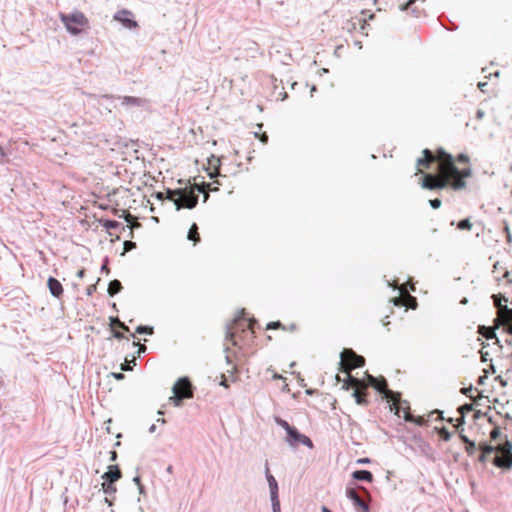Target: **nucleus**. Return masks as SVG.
<instances>
[{"mask_svg": "<svg viewBox=\"0 0 512 512\" xmlns=\"http://www.w3.org/2000/svg\"><path fill=\"white\" fill-rule=\"evenodd\" d=\"M508 276H509V272H506V273L504 274V277H505V278H508Z\"/></svg>", "mask_w": 512, "mask_h": 512, "instance_id": "nucleus-64", "label": "nucleus"}, {"mask_svg": "<svg viewBox=\"0 0 512 512\" xmlns=\"http://www.w3.org/2000/svg\"><path fill=\"white\" fill-rule=\"evenodd\" d=\"M220 164H221V161H220V158L216 157V156H211L209 159H208V167H207V171H208V174L211 178H214L216 176H219L220 175Z\"/></svg>", "mask_w": 512, "mask_h": 512, "instance_id": "nucleus-18", "label": "nucleus"}, {"mask_svg": "<svg viewBox=\"0 0 512 512\" xmlns=\"http://www.w3.org/2000/svg\"><path fill=\"white\" fill-rule=\"evenodd\" d=\"M110 454H111V457H110L111 461H115L117 459V452L111 451Z\"/></svg>", "mask_w": 512, "mask_h": 512, "instance_id": "nucleus-52", "label": "nucleus"}, {"mask_svg": "<svg viewBox=\"0 0 512 512\" xmlns=\"http://www.w3.org/2000/svg\"><path fill=\"white\" fill-rule=\"evenodd\" d=\"M84 276H85V269H83V268H82V269H80V270L77 272V277H78V278H80V279H82V278H84Z\"/></svg>", "mask_w": 512, "mask_h": 512, "instance_id": "nucleus-49", "label": "nucleus"}, {"mask_svg": "<svg viewBox=\"0 0 512 512\" xmlns=\"http://www.w3.org/2000/svg\"><path fill=\"white\" fill-rule=\"evenodd\" d=\"M221 385H223L224 387H228L226 379H224V380L221 382Z\"/></svg>", "mask_w": 512, "mask_h": 512, "instance_id": "nucleus-61", "label": "nucleus"}, {"mask_svg": "<svg viewBox=\"0 0 512 512\" xmlns=\"http://www.w3.org/2000/svg\"><path fill=\"white\" fill-rule=\"evenodd\" d=\"M476 116L478 119H482L484 117V112L482 110H478Z\"/></svg>", "mask_w": 512, "mask_h": 512, "instance_id": "nucleus-53", "label": "nucleus"}, {"mask_svg": "<svg viewBox=\"0 0 512 512\" xmlns=\"http://www.w3.org/2000/svg\"><path fill=\"white\" fill-rule=\"evenodd\" d=\"M487 86V83L486 82H479L478 83V88L482 91V92H485V87Z\"/></svg>", "mask_w": 512, "mask_h": 512, "instance_id": "nucleus-47", "label": "nucleus"}, {"mask_svg": "<svg viewBox=\"0 0 512 512\" xmlns=\"http://www.w3.org/2000/svg\"><path fill=\"white\" fill-rule=\"evenodd\" d=\"M118 225H119V223L115 220H105L103 223V226L106 229H115L118 227Z\"/></svg>", "mask_w": 512, "mask_h": 512, "instance_id": "nucleus-32", "label": "nucleus"}, {"mask_svg": "<svg viewBox=\"0 0 512 512\" xmlns=\"http://www.w3.org/2000/svg\"><path fill=\"white\" fill-rule=\"evenodd\" d=\"M273 378H274V379H283V377H282L281 375L277 374V373H275V374L273 375Z\"/></svg>", "mask_w": 512, "mask_h": 512, "instance_id": "nucleus-57", "label": "nucleus"}, {"mask_svg": "<svg viewBox=\"0 0 512 512\" xmlns=\"http://www.w3.org/2000/svg\"><path fill=\"white\" fill-rule=\"evenodd\" d=\"M437 165V174H424L422 187L430 190L450 189L461 191L467 187V179L472 176L470 158L461 153L456 157L443 148L436 150L424 149L418 157V173L430 170Z\"/></svg>", "mask_w": 512, "mask_h": 512, "instance_id": "nucleus-1", "label": "nucleus"}, {"mask_svg": "<svg viewBox=\"0 0 512 512\" xmlns=\"http://www.w3.org/2000/svg\"><path fill=\"white\" fill-rule=\"evenodd\" d=\"M341 352L348 353V352H354V350L351 348H343V350Z\"/></svg>", "mask_w": 512, "mask_h": 512, "instance_id": "nucleus-56", "label": "nucleus"}, {"mask_svg": "<svg viewBox=\"0 0 512 512\" xmlns=\"http://www.w3.org/2000/svg\"><path fill=\"white\" fill-rule=\"evenodd\" d=\"M396 306H405L406 308H416V298L409 294L405 285L399 287V296L392 299Z\"/></svg>", "mask_w": 512, "mask_h": 512, "instance_id": "nucleus-12", "label": "nucleus"}, {"mask_svg": "<svg viewBox=\"0 0 512 512\" xmlns=\"http://www.w3.org/2000/svg\"><path fill=\"white\" fill-rule=\"evenodd\" d=\"M134 345H137L138 346V351L139 353H142V352H145L146 351V346L144 344H140L139 342H133Z\"/></svg>", "mask_w": 512, "mask_h": 512, "instance_id": "nucleus-40", "label": "nucleus"}, {"mask_svg": "<svg viewBox=\"0 0 512 512\" xmlns=\"http://www.w3.org/2000/svg\"><path fill=\"white\" fill-rule=\"evenodd\" d=\"M95 290H96V285L88 286V288H87V295H89V296L92 295Z\"/></svg>", "mask_w": 512, "mask_h": 512, "instance_id": "nucleus-45", "label": "nucleus"}, {"mask_svg": "<svg viewBox=\"0 0 512 512\" xmlns=\"http://www.w3.org/2000/svg\"><path fill=\"white\" fill-rule=\"evenodd\" d=\"M434 414H437L436 419L441 418V412H439L438 410L432 411V412L428 415V417L433 416Z\"/></svg>", "mask_w": 512, "mask_h": 512, "instance_id": "nucleus-51", "label": "nucleus"}, {"mask_svg": "<svg viewBox=\"0 0 512 512\" xmlns=\"http://www.w3.org/2000/svg\"><path fill=\"white\" fill-rule=\"evenodd\" d=\"M131 17L132 13L130 11L120 10L115 14L114 19L121 22L125 27L129 29L136 28L138 24Z\"/></svg>", "mask_w": 512, "mask_h": 512, "instance_id": "nucleus-14", "label": "nucleus"}, {"mask_svg": "<svg viewBox=\"0 0 512 512\" xmlns=\"http://www.w3.org/2000/svg\"><path fill=\"white\" fill-rule=\"evenodd\" d=\"M430 204L434 209H437L441 206V200L440 199H433L430 200Z\"/></svg>", "mask_w": 512, "mask_h": 512, "instance_id": "nucleus-37", "label": "nucleus"}, {"mask_svg": "<svg viewBox=\"0 0 512 512\" xmlns=\"http://www.w3.org/2000/svg\"><path fill=\"white\" fill-rule=\"evenodd\" d=\"M415 2V0H408L407 2H405L404 4H400L399 7L401 10H406L409 6H411L413 3Z\"/></svg>", "mask_w": 512, "mask_h": 512, "instance_id": "nucleus-39", "label": "nucleus"}, {"mask_svg": "<svg viewBox=\"0 0 512 512\" xmlns=\"http://www.w3.org/2000/svg\"><path fill=\"white\" fill-rule=\"evenodd\" d=\"M122 216L127 222L131 223V228L140 227V223L136 221L134 222L135 217L131 215L128 211L124 210Z\"/></svg>", "mask_w": 512, "mask_h": 512, "instance_id": "nucleus-25", "label": "nucleus"}, {"mask_svg": "<svg viewBox=\"0 0 512 512\" xmlns=\"http://www.w3.org/2000/svg\"><path fill=\"white\" fill-rule=\"evenodd\" d=\"M258 138L263 144H266L268 142V135L266 134V132H262Z\"/></svg>", "mask_w": 512, "mask_h": 512, "instance_id": "nucleus-41", "label": "nucleus"}, {"mask_svg": "<svg viewBox=\"0 0 512 512\" xmlns=\"http://www.w3.org/2000/svg\"><path fill=\"white\" fill-rule=\"evenodd\" d=\"M357 462L358 463H369L370 460L368 458H363V459H359Z\"/></svg>", "mask_w": 512, "mask_h": 512, "instance_id": "nucleus-54", "label": "nucleus"}, {"mask_svg": "<svg viewBox=\"0 0 512 512\" xmlns=\"http://www.w3.org/2000/svg\"><path fill=\"white\" fill-rule=\"evenodd\" d=\"M348 498L353 501V504L360 509L362 512H368L369 506L364 502L363 499L360 498L357 491L353 488L347 489L346 492Z\"/></svg>", "mask_w": 512, "mask_h": 512, "instance_id": "nucleus-15", "label": "nucleus"}, {"mask_svg": "<svg viewBox=\"0 0 512 512\" xmlns=\"http://www.w3.org/2000/svg\"><path fill=\"white\" fill-rule=\"evenodd\" d=\"M367 386L374 387L389 404L390 411H394L395 415L406 421H414L410 412V407L406 401L400 399V394L388 389L387 381L384 377L367 376Z\"/></svg>", "mask_w": 512, "mask_h": 512, "instance_id": "nucleus-3", "label": "nucleus"}, {"mask_svg": "<svg viewBox=\"0 0 512 512\" xmlns=\"http://www.w3.org/2000/svg\"><path fill=\"white\" fill-rule=\"evenodd\" d=\"M493 465L502 469L512 468V442L505 440L497 445V454L493 458Z\"/></svg>", "mask_w": 512, "mask_h": 512, "instance_id": "nucleus-8", "label": "nucleus"}, {"mask_svg": "<svg viewBox=\"0 0 512 512\" xmlns=\"http://www.w3.org/2000/svg\"><path fill=\"white\" fill-rule=\"evenodd\" d=\"M122 477L121 470L118 465H110L108 471L102 476L104 482L102 483V490L105 494L112 495L116 493L117 488L115 482Z\"/></svg>", "mask_w": 512, "mask_h": 512, "instance_id": "nucleus-9", "label": "nucleus"}, {"mask_svg": "<svg viewBox=\"0 0 512 512\" xmlns=\"http://www.w3.org/2000/svg\"><path fill=\"white\" fill-rule=\"evenodd\" d=\"M256 324L257 321L254 318L246 317L245 309H241L227 328L225 339L226 351L248 348L255 337Z\"/></svg>", "mask_w": 512, "mask_h": 512, "instance_id": "nucleus-2", "label": "nucleus"}, {"mask_svg": "<svg viewBox=\"0 0 512 512\" xmlns=\"http://www.w3.org/2000/svg\"><path fill=\"white\" fill-rule=\"evenodd\" d=\"M487 456H488L487 454H484L481 452V454L478 457V461L481 463H485L487 461Z\"/></svg>", "mask_w": 512, "mask_h": 512, "instance_id": "nucleus-44", "label": "nucleus"}, {"mask_svg": "<svg viewBox=\"0 0 512 512\" xmlns=\"http://www.w3.org/2000/svg\"><path fill=\"white\" fill-rule=\"evenodd\" d=\"M500 436V430L498 427H495L491 432H490V438L491 440H496L498 437Z\"/></svg>", "mask_w": 512, "mask_h": 512, "instance_id": "nucleus-35", "label": "nucleus"}, {"mask_svg": "<svg viewBox=\"0 0 512 512\" xmlns=\"http://www.w3.org/2000/svg\"><path fill=\"white\" fill-rule=\"evenodd\" d=\"M472 391V386L468 387V388H462L461 389V393L464 394V395H467L469 396V393Z\"/></svg>", "mask_w": 512, "mask_h": 512, "instance_id": "nucleus-46", "label": "nucleus"}, {"mask_svg": "<svg viewBox=\"0 0 512 512\" xmlns=\"http://www.w3.org/2000/svg\"><path fill=\"white\" fill-rule=\"evenodd\" d=\"M47 286H48L50 293L54 297H56V298L62 297L64 290H63V286L59 280H57L54 277H49L48 281H47Z\"/></svg>", "mask_w": 512, "mask_h": 512, "instance_id": "nucleus-16", "label": "nucleus"}, {"mask_svg": "<svg viewBox=\"0 0 512 512\" xmlns=\"http://www.w3.org/2000/svg\"><path fill=\"white\" fill-rule=\"evenodd\" d=\"M112 376L117 380H122L124 378L122 373H112Z\"/></svg>", "mask_w": 512, "mask_h": 512, "instance_id": "nucleus-48", "label": "nucleus"}, {"mask_svg": "<svg viewBox=\"0 0 512 512\" xmlns=\"http://www.w3.org/2000/svg\"><path fill=\"white\" fill-rule=\"evenodd\" d=\"M6 161V153L3 148L0 147V163H4Z\"/></svg>", "mask_w": 512, "mask_h": 512, "instance_id": "nucleus-43", "label": "nucleus"}, {"mask_svg": "<svg viewBox=\"0 0 512 512\" xmlns=\"http://www.w3.org/2000/svg\"><path fill=\"white\" fill-rule=\"evenodd\" d=\"M210 184H203L199 186L195 184L194 186L181 188V195L175 201L176 208L179 210L181 208H194L198 203V195L195 193V189L199 192H205L206 188H209Z\"/></svg>", "mask_w": 512, "mask_h": 512, "instance_id": "nucleus-5", "label": "nucleus"}, {"mask_svg": "<svg viewBox=\"0 0 512 512\" xmlns=\"http://www.w3.org/2000/svg\"><path fill=\"white\" fill-rule=\"evenodd\" d=\"M472 410H473L472 404H464V405L460 406L458 408V412L460 413V417L457 419V422H458L457 425L464 424L465 414L470 412V411H472Z\"/></svg>", "mask_w": 512, "mask_h": 512, "instance_id": "nucleus-21", "label": "nucleus"}, {"mask_svg": "<svg viewBox=\"0 0 512 512\" xmlns=\"http://www.w3.org/2000/svg\"><path fill=\"white\" fill-rule=\"evenodd\" d=\"M143 100L138 97L125 96L122 98V104L132 105V106H140L142 105Z\"/></svg>", "mask_w": 512, "mask_h": 512, "instance_id": "nucleus-23", "label": "nucleus"}, {"mask_svg": "<svg viewBox=\"0 0 512 512\" xmlns=\"http://www.w3.org/2000/svg\"><path fill=\"white\" fill-rule=\"evenodd\" d=\"M352 476L354 479L363 480V481H367V482H372V480H373L372 473L367 470H357V471L353 472Z\"/></svg>", "mask_w": 512, "mask_h": 512, "instance_id": "nucleus-19", "label": "nucleus"}, {"mask_svg": "<svg viewBox=\"0 0 512 512\" xmlns=\"http://www.w3.org/2000/svg\"><path fill=\"white\" fill-rule=\"evenodd\" d=\"M266 338H267V340H268V341L273 340V336H272V335H270V334L266 335Z\"/></svg>", "mask_w": 512, "mask_h": 512, "instance_id": "nucleus-60", "label": "nucleus"}, {"mask_svg": "<svg viewBox=\"0 0 512 512\" xmlns=\"http://www.w3.org/2000/svg\"><path fill=\"white\" fill-rule=\"evenodd\" d=\"M174 396L171 398L175 404L178 405L183 399H190L193 397L192 384L187 377L178 379L173 386Z\"/></svg>", "mask_w": 512, "mask_h": 512, "instance_id": "nucleus-10", "label": "nucleus"}, {"mask_svg": "<svg viewBox=\"0 0 512 512\" xmlns=\"http://www.w3.org/2000/svg\"><path fill=\"white\" fill-rule=\"evenodd\" d=\"M427 422H428V419H426L425 416L418 415V420H417L418 426L425 425Z\"/></svg>", "mask_w": 512, "mask_h": 512, "instance_id": "nucleus-38", "label": "nucleus"}, {"mask_svg": "<svg viewBox=\"0 0 512 512\" xmlns=\"http://www.w3.org/2000/svg\"><path fill=\"white\" fill-rule=\"evenodd\" d=\"M495 299V306L498 308L497 314L500 312V308H504L506 305H502L501 301L497 299L496 296H493Z\"/></svg>", "mask_w": 512, "mask_h": 512, "instance_id": "nucleus-42", "label": "nucleus"}, {"mask_svg": "<svg viewBox=\"0 0 512 512\" xmlns=\"http://www.w3.org/2000/svg\"><path fill=\"white\" fill-rule=\"evenodd\" d=\"M268 482L271 489V496L272 495H278V486L275 478L272 475L268 476Z\"/></svg>", "mask_w": 512, "mask_h": 512, "instance_id": "nucleus-27", "label": "nucleus"}, {"mask_svg": "<svg viewBox=\"0 0 512 512\" xmlns=\"http://www.w3.org/2000/svg\"><path fill=\"white\" fill-rule=\"evenodd\" d=\"M59 17L66 29L74 35L84 32L89 26L87 17L81 12L71 14L61 13Z\"/></svg>", "mask_w": 512, "mask_h": 512, "instance_id": "nucleus-6", "label": "nucleus"}, {"mask_svg": "<svg viewBox=\"0 0 512 512\" xmlns=\"http://www.w3.org/2000/svg\"><path fill=\"white\" fill-rule=\"evenodd\" d=\"M489 366H490L491 372H492V373H495V372H496V370H495L494 365H493V364H490Z\"/></svg>", "mask_w": 512, "mask_h": 512, "instance_id": "nucleus-59", "label": "nucleus"}, {"mask_svg": "<svg viewBox=\"0 0 512 512\" xmlns=\"http://www.w3.org/2000/svg\"><path fill=\"white\" fill-rule=\"evenodd\" d=\"M343 370L350 375L351 370L365 364V359L359 354H340Z\"/></svg>", "mask_w": 512, "mask_h": 512, "instance_id": "nucleus-11", "label": "nucleus"}, {"mask_svg": "<svg viewBox=\"0 0 512 512\" xmlns=\"http://www.w3.org/2000/svg\"><path fill=\"white\" fill-rule=\"evenodd\" d=\"M486 356H488V353L481 354V361H482V362H486V361H487Z\"/></svg>", "mask_w": 512, "mask_h": 512, "instance_id": "nucleus-55", "label": "nucleus"}, {"mask_svg": "<svg viewBox=\"0 0 512 512\" xmlns=\"http://www.w3.org/2000/svg\"><path fill=\"white\" fill-rule=\"evenodd\" d=\"M408 284L410 285V288H411L412 290H414V284H413L412 282H410V281L408 282Z\"/></svg>", "mask_w": 512, "mask_h": 512, "instance_id": "nucleus-62", "label": "nucleus"}, {"mask_svg": "<svg viewBox=\"0 0 512 512\" xmlns=\"http://www.w3.org/2000/svg\"><path fill=\"white\" fill-rule=\"evenodd\" d=\"M486 377H487L486 375H484V376H480V377H479L478 382H479L480 384H483V380H484V378H486Z\"/></svg>", "mask_w": 512, "mask_h": 512, "instance_id": "nucleus-58", "label": "nucleus"}, {"mask_svg": "<svg viewBox=\"0 0 512 512\" xmlns=\"http://www.w3.org/2000/svg\"><path fill=\"white\" fill-rule=\"evenodd\" d=\"M465 451L468 455H473L476 451V444L474 441L469 442L466 444Z\"/></svg>", "mask_w": 512, "mask_h": 512, "instance_id": "nucleus-31", "label": "nucleus"}, {"mask_svg": "<svg viewBox=\"0 0 512 512\" xmlns=\"http://www.w3.org/2000/svg\"><path fill=\"white\" fill-rule=\"evenodd\" d=\"M179 195H181L180 189H175V190L168 189L166 191V198L173 201L174 203H175V201H177V198L179 197Z\"/></svg>", "mask_w": 512, "mask_h": 512, "instance_id": "nucleus-26", "label": "nucleus"}, {"mask_svg": "<svg viewBox=\"0 0 512 512\" xmlns=\"http://www.w3.org/2000/svg\"><path fill=\"white\" fill-rule=\"evenodd\" d=\"M500 326H503L504 330L508 334L512 335V309L508 308L507 306L500 308V312L494 319V326H479L478 332L486 340H494V343H498L499 340L495 335V329Z\"/></svg>", "mask_w": 512, "mask_h": 512, "instance_id": "nucleus-4", "label": "nucleus"}, {"mask_svg": "<svg viewBox=\"0 0 512 512\" xmlns=\"http://www.w3.org/2000/svg\"><path fill=\"white\" fill-rule=\"evenodd\" d=\"M122 290V284L119 280H113L109 283L108 294L114 296Z\"/></svg>", "mask_w": 512, "mask_h": 512, "instance_id": "nucleus-22", "label": "nucleus"}, {"mask_svg": "<svg viewBox=\"0 0 512 512\" xmlns=\"http://www.w3.org/2000/svg\"><path fill=\"white\" fill-rule=\"evenodd\" d=\"M348 381H349V384L355 388L354 397L356 398V402L358 404H366L367 403V401H366L367 385H363L359 379L354 378L351 375H349Z\"/></svg>", "mask_w": 512, "mask_h": 512, "instance_id": "nucleus-13", "label": "nucleus"}, {"mask_svg": "<svg viewBox=\"0 0 512 512\" xmlns=\"http://www.w3.org/2000/svg\"><path fill=\"white\" fill-rule=\"evenodd\" d=\"M261 135L260 132H255V137H259Z\"/></svg>", "mask_w": 512, "mask_h": 512, "instance_id": "nucleus-63", "label": "nucleus"}, {"mask_svg": "<svg viewBox=\"0 0 512 512\" xmlns=\"http://www.w3.org/2000/svg\"><path fill=\"white\" fill-rule=\"evenodd\" d=\"M460 439H461L465 444H468L469 442H471V440H470L467 436H465V435H463V434H460Z\"/></svg>", "mask_w": 512, "mask_h": 512, "instance_id": "nucleus-50", "label": "nucleus"}, {"mask_svg": "<svg viewBox=\"0 0 512 512\" xmlns=\"http://www.w3.org/2000/svg\"><path fill=\"white\" fill-rule=\"evenodd\" d=\"M275 422L287 432L286 441L292 447H297L299 444L313 447V443L309 437L301 434L295 427L291 426L286 420L282 418H275Z\"/></svg>", "mask_w": 512, "mask_h": 512, "instance_id": "nucleus-7", "label": "nucleus"}, {"mask_svg": "<svg viewBox=\"0 0 512 512\" xmlns=\"http://www.w3.org/2000/svg\"><path fill=\"white\" fill-rule=\"evenodd\" d=\"M135 247H136V244L134 242H132V241H125L124 242V250L126 252L134 249Z\"/></svg>", "mask_w": 512, "mask_h": 512, "instance_id": "nucleus-36", "label": "nucleus"}, {"mask_svg": "<svg viewBox=\"0 0 512 512\" xmlns=\"http://www.w3.org/2000/svg\"><path fill=\"white\" fill-rule=\"evenodd\" d=\"M479 449L481 450L482 453L487 454V455H489L493 452L497 453V446H492L487 443H481L479 445Z\"/></svg>", "mask_w": 512, "mask_h": 512, "instance_id": "nucleus-24", "label": "nucleus"}, {"mask_svg": "<svg viewBox=\"0 0 512 512\" xmlns=\"http://www.w3.org/2000/svg\"><path fill=\"white\" fill-rule=\"evenodd\" d=\"M457 227L460 230H470L472 228V223L469 219H463L458 223Z\"/></svg>", "mask_w": 512, "mask_h": 512, "instance_id": "nucleus-28", "label": "nucleus"}, {"mask_svg": "<svg viewBox=\"0 0 512 512\" xmlns=\"http://www.w3.org/2000/svg\"><path fill=\"white\" fill-rule=\"evenodd\" d=\"M136 331L138 333H147V334H152L153 333V328L152 327H148V326H139Z\"/></svg>", "mask_w": 512, "mask_h": 512, "instance_id": "nucleus-33", "label": "nucleus"}, {"mask_svg": "<svg viewBox=\"0 0 512 512\" xmlns=\"http://www.w3.org/2000/svg\"><path fill=\"white\" fill-rule=\"evenodd\" d=\"M133 362L135 364V357H133V359L131 361H128L127 359H125V362L121 365V370H124V371H127V370H131V366H130V363Z\"/></svg>", "mask_w": 512, "mask_h": 512, "instance_id": "nucleus-34", "label": "nucleus"}, {"mask_svg": "<svg viewBox=\"0 0 512 512\" xmlns=\"http://www.w3.org/2000/svg\"><path fill=\"white\" fill-rule=\"evenodd\" d=\"M187 238L194 242V244H197L200 242V235L198 232V226L196 223H193L192 226L189 229Z\"/></svg>", "mask_w": 512, "mask_h": 512, "instance_id": "nucleus-20", "label": "nucleus"}, {"mask_svg": "<svg viewBox=\"0 0 512 512\" xmlns=\"http://www.w3.org/2000/svg\"><path fill=\"white\" fill-rule=\"evenodd\" d=\"M439 435L444 441H449L452 434L445 427H443L439 430Z\"/></svg>", "mask_w": 512, "mask_h": 512, "instance_id": "nucleus-30", "label": "nucleus"}, {"mask_svg": "<svg viewBox=\"0 0 512 512\" xmlns=\"http://www.w3.org/2000/svg\"><path fill=\"white\" fill-rule=\"evenodd\" d=\"M272 506H273V512H280V502L278 499V495H272Z\"/></svg>", "mask_w": 512, "mask_h": 512, "instance_id": "nucleus-29", "label": "nucleus"}, {"mask_svg": "<svg viewBox=\"0 0 512 512\" xmlns=\"http://www.w3.org/2000/svg\"><path fill=\"white\" fill-rule=\"evenodd\" d=\"M266 330L267 331L278 330V331H282V332H295L297 330V325L292 323V324L286 326V325H283L280 321H273V322H269L266 325Z\"/></svg>", "mask_w": 512, "mask_h": 512, "instance_id": "nucleus-17", "label": "nucleus"}]
</instances>
